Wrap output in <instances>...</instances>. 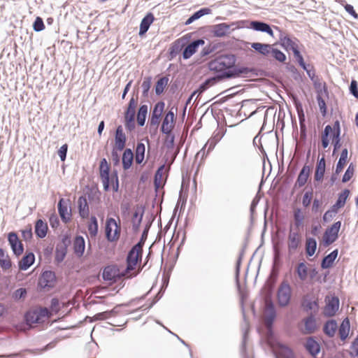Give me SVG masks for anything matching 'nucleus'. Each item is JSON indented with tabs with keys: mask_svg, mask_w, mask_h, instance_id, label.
Listing matches in <instances>:
<instances>
[{
	"mask_svg": "<svg viewBox=\"0 0 358 358\" xmlns=\"http://www.w3.org/2000/svg\"><path fill=\"white\" fill-rule=\"evenodd\" d=\"M234 55H221L208 62V66L210 71L222 73L221 76L209 78L201 85V90H206L210 86L216 83L217 80L223 78H234L238 76V72L232 69L235 64Z\"/></svg>",
	"mask_w": 358,
	"mask_h": 358,
	"instance_id": "nucleus-1",
	"label": "nucleus"
},
{
	"mask_svg": "<svg viewBox=\"0 0 358 358\" xmlns=\"http://www.w3.org/2000/svg\"><path fill=\"white\" fill-rule=\"evenodd\" d=\"M143 241H139L129 252L127 257V268L124 274L127 278L136 275L141 270L140 263L142 259Z\"/></svg>",
	"mask_w": 358,
	"mask_h": 358,
	"instance_id": "nucleus-2",
	"label": "nucleus"
},
{
	"mask_svg": "<svg viewBox=\"0 0 358 358\" xmlns=\"http://www.w3.org/2000/svg\"><path fill=\"white\" fill-rule=\"evenodd\" d=\"M99 169L103 189L107 192L111 189L114 192H117L119 189L117 174L113 173L110 175V166L105 158L101 160Z\"/></svg>",
	"mask_w": 358,
	"mask_h": 358,
	"instance_id": "nucleus-3",
	"label": "nucleus"
},
{
	"mask_svg": "<svg viewBox=\"0 0 358 358\" xmlns=\"http://www.w3.org/2000/svg\"><path fill=\"white\" fill-rule=\"evenodd\" d=\"M280 44L287 52L292 50L294 56L299 64L306 69V64L300 52V47L302 45L296 38H291L287 35H281L280 36Z\"/></svg>",
	"mask_w": 358,
	"mask_h": 358,
	"instance_id": "nucleus-4",
	"label": "nucleus"
},
{
	"mask_svg": "<svg viewBox=\"0 0 358 358\" xmlns=\"http://www.w3.org/2000/svg\"><path fill=\"white\" fill-rule=\"evenodd\" d=\"M341 134V127L339 121L336 120L333 126L327 125L324 131L321 133V146L325 150L330 143L338 138Z\"/></svg>",
	"mask_w": 358,
	"mask_h": 358,
	"instance_id": "nucleus-5",
	"label": "nucleus"
},
{
	"mask_svg": "<svg viewBox=\"0 0 358 358\" xmlns=\"http://www.w3.org/2000/svg\"><path fill=\"white\" fill-rule=\"evenodd\" d=\"M51 317V313L47 308H38L28 311L25 315L26 321L29 325L41 324Z\"/></svg>",
	"mask_w": 358,
	"mask_h": 358,
	"instance_id": "nucleus-6",
	"label": "nucleus"
},
{
	"mask_svg": "<svg viewBox=\"0 0 358 358\" xmlns=\"http://www.w3.org/2000/svg\"><path fill=\"white\" fill-rule=\"evenodd\" d=\"M106 237L109 242H116L121 234L120 220L114 218H107L105 226Z\"/></svg>",
	"mask_w": 358,
	"mask_h": 358,
	"instance_id": "nucleus-7",
	"label": "nucleus"
},
{
	"mask_svg": "<svg viewBox=\"0 0 358 358\" xmlns=\"http://www.w3.org/2000/svg\"><path fill=\"white\" fill-rule=\"evenodd\" d=\"M127 143V136L123 131V128L121 125H119L115 131V144L113 148L112 155L115 157L117 161H118V155L116 151H122L125 148Z\"/></svg>",
	"mask_w": 358,
	"mask_h": 358,
	"instance_id": "nucleus-8",
	"label": "nucleus"
},
{
	"mask_svg": "<svg viewBox=\"0 0 358 358\" xmlns=\"http://www.w3.org/2000/svg\"><path fill=\"white\" fill-rule=\"evenodd\" d=\"M341 227V222L338 221L325 230L322 237V242L324 246H329L337 240Z\"/></svg>",
	"mask_w": 358,
	"mask_h": 358,
	"instance_id": "nucleus-9",
	"label": "nucleus"
},
{
	"mask_svg": "<svg viewBox=\"0 0 358 358\" xmlns=\"http://www.w3.org/2000/svg\"><path fill=\"white\" fill-rule=\"evenodd\" d=\"M292 295V289L290 285L282 282L278 290V302L280 306H286L289 304Z\"/></svg>",
	"mask_w": 358,
	"mask_h": 358,
	"instance_id": "nucleus-10",
	"label": "nucleus"
},
{
	"mask_svg": "<svg viewBox=\"0 0 358 358\" xmlns=\"http://www.w3.org/2000/svg\"><path fill=\"white\" fill-rule=\"evenodd\" d=\"M273 351L277 358H294V355L291 348L280 342L271 343Z\"/></svg>",
	"mask_w": 358,
	"mask_h": 358,
	"instance_id": "nucleus-11",
	"label": "nucleus"
},
{
	"mask_svg": "<svg viewBox=\"0 0 358 358\" xmlns=\"http://www.w3.org/2000/svg\"><path fill=\"white\" fill-rule=\"evenodd\" d=\"M326 305L323 313L327 317L334 316L339 308V299L336 296H327L325 299Z\"/></svg>",
	"mask_w": 358,
	"mask_h": 358,
	"instance_id": "nucleus-12",
	"label": "nucleus"
},
{
	"mask_svg": "<svg viewBox=\"0 0 358 358\" xmlns=\"http://www.w3.org/2000/svg\"><path fill=\"white\" fill-rule=\"evenodd\" d=\"M301 242V237L298 230L290 229L287 238V249L289 255L295 253Z\"/></svg>",
	"mask_w": 358,
	"mask_h": 358,
	"instance_id": "nucleus-13",
	"label": "nucleus"
},
{
	"mask_svg": "<svg viewBox=\"0 0 358 358\" xmlns=\"http://www.w3.org/2000/svg\"><path fill=\"white\" fill-rule=\"evenodd\" d=\"M222 136L219 134L214 135L209 138L204 146L197 152L196 156L200 157L201 159L206 158L207 155L215 148L216 144L221 139Z\"/></svg>",
	"mask_w": 358,
	"mask_h": 358,
	"instance_id": "nucleus-14",
	"label": "nucleus"
},
{
	"mask_svg": "<svg viewBox=\"0 0 358 358\" xmlns=\"http://www.w3.org/2000/svg\"><path fill=\"white\" fill-rule=\"evenodd\" d=\"M164 107L165 103L163 101H159L155 105L150 119L151 127H157L159 126Z\"/></svg>",
	"mask_w": 358,
	"mask_h": 358,
	"instance_id": "nucleus-15",
	"label": "nucleus"
},
{
	"mask_svg": "<svg viewBox=\"0 0 358 358\" xmlns=\"http://www.w3.org/2000/svg\"><path fill=\"white\" fill-rule=\"evenodd\" d=\"M176 116L174 112L171 110L167 112L162 121L161 131L162 133L169 134L175 126Z\"/></svg>",
	"mask_w": 358,
	"mask_h": 358,
	"instance_id": "nucleus-16",
	"label": "nucleus"
},
{
	"mask_svg": "<svg viewBox=\"0 0 358 358\" xmlns=\"http://www.w3.org/2000/svg\"><path fill=\"white\" fill-rule=\"evenodd\" d=\"M69 200L60 199L58 202V211L62 220L68 223L71 219V210L69 206Z\"/></svg>",
	"mask_w": 358,
	"mask_h": 358,
	"instance_id": "nucleus-17",
	"label": "nucleus"
},
{
	"mask_svg": "<svg viewBox=\"0 0 358 358\" xmlns=\"http://www.w3.org/2000/svg\"><path fill=\"white\" fill-rule=\"evenodd\" d=\"M55 282V275L52 271H44L39 278L38 285L41 288L49 289Z\"/></svg>",
	"mask_w": 358,
	"mask_h": 358,
	"instance_id": "nucleus-18",
	"label": "nucleus"
},
{
	"mask_svg": "<svg viewBox=\"0 0 358 358\" xmlns=\"http://www.w3.org/2000/svg\"><path fill=\"white\" fill-rule=\"evenodd\" d=\"M124 273H121L116 266H108L105 267L103 271V278L106 280L116 281L121 276H126Z\"/></svg>",
	"mask_w": 358,
	"mask_h": 358,
	"instance_id": "nucleus-19",
	"label": "nucleus"
},
{
	"mask_svg": "<svg viewBox=\"0 0 358 358\" xmlns=\"http://www.w3.org/2000/svg\"><path fill=\"white\" fill-rule=\"evenodd\" d=\"M8 239L14 254L17 256L22 255L23 246L17 234L14 232L9 233Z\"/></svg>",
	"mask_w": 358,
	"mask_h": 358,
	"instance_id": "nucleus-20",
	"label": "nucleus"
},
{
	"mask_svg": "<svg viewBox=\"0 0 358 358\" xmlns=\"http://www.w3.org/2000/svg\"><path fill=\"white\" fill-rule=\"evenodd\" d=\"M205 41L203 39H198L189 44L183 50L182 57L187 59L190 58L198 50L199 45H203Z\"/></svg>",
	"mask_w": 358,
	"mask_h": 358,
	"instance_id": "nucleus-21",
	"label": "nucleus"
},
{
	"mask_svg": "<svg viewBox=\"0 0 358 358\" xmlns=\"http://www.w3.org/2000/svg\"><path fill=\"white\" fill-rule=\"evenodd\" d=\"M249 28L257 31H261L268 34L271 36H274V33L269 24L259 21H251Z\"/></svg>",
	"mask_w": 358,
	"mask_h": 358,
	"instance_id": "nucleus-22",
	"label": "nucleus"
},
{
	"mask_svg": "<svg viewBox=\"0 0 358 358\" xmlns=\"http://www.w3.org/2000/svg\"><path fill=\"white\" fill-rule=\"evenodd\" d=\"M273 45L262 43H253L251 44V48L260 55L268 57L271 55V50Z\"/></svg>",
	"mask_w": 358,
	"mask_h": 358,
	"instance_id": "nucleus-23",
	"label": "nucleus"
},
{
	"mask_svg": "<svg viewBox=\"0 0 358 358\" xmlns=\"http://www.w3.org/2000/svg\"><path fill=\"white\" fill-rule=\"evenodd\" d=\"M135 109L128 108L124 113L125 127L129 131H132L135 128Z\"/></svg>",
	"mask_w": 358,
	"mask_h": 358,
	"instance_id": "nucleus-24",
	"label": "nucleus"
},
{
	"mask_svg": "<svg viewBox=\"0 0 358 358\" xmlns=\"http://www.w3.org/2000/svg\"><path fill=\"white\" fill-rule=\"evenodd\" d=\"M310 173V168L308 165H304L300 171L297 180L296 181L295 185L299 187H301L306 185L308 181Z\"/></svg>",
	"mask_w": 358,
	"mask_h": 358,
	"instance_id": "nucleus-25",
	"label": "nucleus"
},
{
	"mask_svg": "<svg viewBox=\"0 0 358 358\" xmlns=\"http://www.w3.org/2000/svg\"><path fill=\"white\" fill-rule=\"evenodd\" d=\"M325 169H326V162H325L324 157H322L321 159H318L317 164H316V168H315V175H314V178L315 180L322 181L323 180L324 175L325 173Z\"/></svg>",
	"mask_w": 358,
	"mask_h": 358,
	"instance_id": "nucleus-26",
	"label": "nucleus"
},
{
	"mask_svg": "<svg viewBox=\"0 0 358 358\" xmlns=\"http://www.w3.org/2000/svg\"><path fill=\"white\" fill-rule=\"evenodd\" d=\"M154 20H155L154 15L151 13H148L143 18V20H141V24H140V30H139L140 36H143L147 32L150 26L153 22Z\"/></svg>",
	"mask_w": 358,
	"mask_h": 358,
	"instance_id": "nucleus-27",
	"label": "nucleus"
},
{
	"mask_svg": "<svg viewBox=\"0 0 358 358\" xmlns=\"http://www.w3.org/2000/svg\"><path fill=\"white\" fill-rule=\"evenodd\" d=\"M230 27L227 23H220L215 24L213 27V36L216 37H223L229 34Z\"/></svg>",
	"mask_w": 358,
	"mask_h": 358,
	"instance_id": "nucleus-28",
	"label": "nucleus"
},
{
	"mask_svg": "<svg viewBox=\"0 0 358 358\" xmlns=\"http://www.w3.org/2000/svg\"><path fill=\"white\" fill-rule=\"evenodd\" d=\"M316 329L315 320L313 316H310L303 320V327H301V330L304 334H312Z\"/></svg>",
	"mask_w": 358,
	"mask_h": 358,
	"instance_id": "nucleus-29",
	"label": "nucleus"
},
{
	"mask_svg": "<svg viewBox=\"0 0 358 358\" xmlns=\"http://www.w3.org/2000/svg\"><path fill=\"white\" fill-rule=\"evenodd\" d=\"M85 249V243L84 238L80 236H77L73 241V250L78 257H81Z\"/></svg>",
	"mask_w": 358,
	"mask_h": 358,
	"instance_id": "nucleus-30",
	"label": "nucleus"
},
{
	"mask_svg": "<svg viewBox=\"0 0 358 358\" xmlns=\"http://www.w3.org/2000/svg\"><path fill=\"white\" fill-rule=\"evenodd\" d=\"M80 216L83 218L88 217L90 215L89 206L85 196H80L78 201Z\"/></svg>",
	"mask_w": 358,
	"mask_h": 358,
	"instance_id": "nucleus-31",
	"label": "nucleus"
},
{
	"mask_svg": "<svg viewBox=\"0 0 358 358\" xmlns=\"http://www.w3.org/2000/svg\"><path fill=\"white\" fill-rule=\"evenodd\" d=\"M350 194L349 189H345L342 191L339 194L336 202L332 206L334 209L338 211V210L345 205L346 201Z\"/></svg>",
	"mask_w": 358,
	"mask_h": 358,
	"instance_id": "nucleus-32",
	"label": "nucleus"
},
{
	"mask_svg": "<svg viewBox=\"0 0 358 358\" xmlns=\"http://www.w3.org/2000/svg\"><path fill=\"white\" fill-rule=\"evenodd\" d=\"M48 230V224L43 220L39 219L36 222L35 224V233L36 235L43 238L46 236Z\"/></svg>",
	"mask_w": 358,
	"mask_h": 358,
	"instance_id": "nucleus-33",
	"label": "nucleus"
},
{
	"mask_svg": "<svg viewBox=\"0 0 358 358\" xmlns=\"http://www.w3.org/2000/svg\"><path fill=\"white\" fill-rule=\"evenodd\" d=\"M134 160V154L131 149L127 148L124 150L122 162V166L124 170L129 169L131 165Z\"/></svg>",
	"mask_w": 358,
	"mask_h": 358,
	"instance_id": "nucleus-34",
	"label": "nucleus"
},
{
	"mask_svg": "<svg viewBox=\"0 0 358 358\" xmlns=\"http://www.w3.org/2000/svg\"><path fill=\"white\" fill-rule=\"evenodd\" d=\"M308 272L309 269L306 262H301L296 267V273L301 281H305L308 278Z\"/></svg>",
	"mask_w": 358,
	"mask_h": 358,
	"instance_id": "nucleus-35",
	"label": "nucleus"
},
{
	"mask_svg": "<svg viewBox=\"0 0 358 358\" xmlns=\"http://www.w3.org/2000/svg\"><path fill=\"white\" fill-rule=\"evenodd\" d=\"M305 347L306 350L310 352V354L314 357L316 356L320 352V345L312 338L307 339Z\"/></svg>",
	"mask_w": 358,
	"mask_h": 358,
	"instance_id": "nucleus-36",
	"label": "nucleus"
},
{
	"mask_svg": "<svg viewBox=\"0 0 358 358\" xmlns=\"http://www.w3.org/2000/svg\"><path fill=\"white\" fill-rule=\"evenodd\" d=\"M145 147L144 143H138L135 150V162L138 164H141L145 158Z\"/></svg>",
	"mask_w": 358,
	"mask_h": 358,
	"instance_id": "nucleus-37",
	"label": "nucleus"
},
{
	"mask_svg": "<svg viewBox=\"0 0 358 358\" xmlns=\"http://www.w3.org/2000/svg\"><path fill=\"white\" fill-rule=\"evenodd\" d=\"M35 260L34 255L31 252L26 255L19 263V268L21 270H27L31 266Z\"/></svg>",
	"mask_w": 358,
	"mask_h": 358,
	"instance_id": "nucleus-38",
	"label": "nucleus"
},
{
	"mask_svg": "<svg viewBox=\"0 0 358 358\" xmlns=\"http://www.w3.org/2000/svg\"><path fill=\"white\" fill-rule=\"evenodd\" d=\"M348 149L344 148L341 153L339 160L337 163L336 168V173L338 174L339 173H341L343 171L345 165L346 164V163L348 162Z\"/></svg>",
	"mask_w": 358,
	"mask_h": 358,
	"instance_id": "nucleus-39",
	"label": "nucleus"
},
{
	"mask_svg": "<svg viewBox=\"0 0 358 358\" xmlns=\"http://www.w3.org/2000/svg\"><path fill=\"white\" fill-rule=\"evenodd\" d=\"M338 256V250H334L333 252H331L329 255H328L327 256H326L322 262V264H321V266L323 268H330L334 260L336 259V258Z\"/></svg>",
	"mask_w": 358,
	"mask_h": 358,
	"instance_id": "nucleus-40",
	"label": "nucleus"
},
{
	"mask_svg": "<svg viewBox=\"0 0 358 358\" xmlns=\"http://www.w3.org/2000/svg\"><path fill=\"white\" fill-rule=\"evenodd\" d=\"M306 252L309 257L313 256L317 248V242L314 238H307L306 240Z\"/></svg>",
	"mask_w": 358,
	"mask_h": 358,
	"instance_id": "nucleus-41",
	"label": "nucleus"
},
{
	"mask_svg": "<svg viewBox=\"0 0 358 358\" xmlns=\"http://www.w3.org/2000/svg\"><path fill=\"white\" fill-rule=\"evenodd\" d=\"M350 332V321L348 318H345L342 322L339 330L338 334L341 340L344 341L349 335Z\"/></svg>",
	"mask_w": 358,
	"mask_h": 358,
	"instance_id": "nucleus-42",
	"label": "nucleus"
},
{
	"mask_svg": "<svg viewBox=\"0 0 358 358\" xmlns=\"http://www.w3.org/2000/svg\"><path fill=\"white\" fill-rule=\"evenodd\" d=\"M148 110V108L147 105H142L139 108L136 118L138 125L143 126L145 124Z\"/></svg>",
	"mask_w": 358,
	"mask_h": 358,
	"instance_id": "nucleus-43",
	"label": "nucleus"
},
{
	"mask_svg": "<svg viewBox=\"0 0 358 358\" xmlns=\"http://www.w3.org/2000/svg\"><path fill=\"white\" fill-rule=\"evenodd\" d=\"M265 306H266V311L268 312L271 315L270 317L266 319V324L269 328L271 326L273 318L275 317V310H274V307H273L272 302L268 299L266 300Z\"/></svg>",
	"mask_w": 358,
	"mask_h": 358,
	"instance_id": "nucleus-44",
	"label": "nucleus"
},
{
	"mask_svg": "<svg viewBox=\"0 0 358 358\" xmlns=\"http://www.w3.org/2000/svg\"><path fill=\"white\" fill-rule=\"evenodd\" d=\"M142 218L143 212H141L139 209L136 210L131 217V222L134 231L138 230L142 221Z\"/></svg>",
	"mask_w": 358,
	"mask_h": 358,
	"instance_id": "nucleus-45",
	"label": "nucleus"
},
{
	"mask_svg": "<svg viewBox=\"0 0 358 358\" xmlns=\"http://www.w3.org/2000/svg\"><path fill=\"white\" fill-rule=\"evenodd\" d=\"M164 174L165 168L164 166L162 165L157 169L155 176V184L157 187L162 186L164 183L165 180Z\"/></svg>",
	"mask_w": 358,
	"mask_h": 358,
	"instance_id": "nucleus-46",
	"label": "nucleus"
},
{
	"mask_svg": "<svg viewBox=\"0 0 358 358\" xmlns=\"http://www.w3.org/2000/svg\"><path fill=\"white\" fill-rule=\"evenodd\" d=\"M0 265L4 270L9 269L11 267V261L9 257L1 248H0Z\"/></svg>",
	"mask_w": 358,
	"mask_h": 358,
	"instance_id": "nucleus-47",
	"label": "nucleus"
},
{
	"mask_svg": "<svg viewBox=\"0 0 358 358\" xmlns=\"http://www.w3.org/2000/svg\"><path fill=\"white\" fill-rule=\"evenodd\" d=\"M337 324L334 320L328 321L324 327V333L329 336H333L336 331Z\"/></svg>",
	"mask_w": 358,
	"mask_h": 358,
	"instance_id": "nucleus-48",
	"label": "nucleus"
},
{
	"mask_svg": "<svg viewBox=\"0 0 358 358\" xmlns=\"http://www.w3.org/2000/svg\"><path fill=\"white\" fill-rule=\"evenodd\" d=\"M89 234L92 237L95 236L98 232V222L96 217L92 216L90 219V222L87 226Z\"/></svg>",
	"mask_w": 358,
	"mask_h": 358,
	"instance_id": "nucleus-49",
	"label": "nucleus"
},
{
	"mask_svg": "<svg viewBox=\"0 0 358 358\" xmlns=\"http://www.w3.org/2000/svg\"><path fill=\"white\" fill-rule=\"evenodd\" d=\"M185 44V39L178 38L175 41L169 49L171 54H176L180 52Z\"/></svg>",
	"mask_w": 358,
	"mask_h": 358,
	"instance_id": "nucleus-50",
	"label": "nucleus"
},
{
	"mask_svg": "<svg viewBox=\"0 0 358 358\" xmlns=\"http://www.w3.org/2000/svg\"><path fill=\"white\" fill-rule=\"evenodd\" d=\"M169 79L166 77L159 79L155 85V92L157 94H161L168 84Z\"/></svg>",
	"mask_w": 358,
	"mask_h": 358,
	"instance_id": "nucleus-51",
	"label": "nucleus"
},
{
	"mask_svg": "<svg viewBox=\"0 0 358 358\" xmlns=\"http://www.w3.org/2000/svg\"><path fill=\"white\" fill-rule=\"evenodd\" d=\"M270 57H273L275 60L282 63L285 62L286 60V55L282 51L273 47H272L271 50Z\"/></svg>",
	"mask_w": 358,
	"mask_h": 358,
	"instance_id": "nucleus-52",
	"label": "nucleus"
},
{
	"mask_svg": "<svg viewBox=\"0 0 358 358\" xmlns=\"http://www.w3.org/2000/svg\"><path fill=\"white\" fill-rule=\"evenodd\" d=\"M294 218L295 221V224L297 227L301 226L304 220V215L301 209L297 208L294 211Z\"/></svg>",
	"mask_w": 358,
	"mask_h": 358,
	"instance_id": "nucleus-53",
	"label": "nucleus"
},
{
	"mask_svg": "<svg viewBox=\"0 0 358 358\" xmlns=\"http://www.w3.org/2000/svg\"><path fill=\"white\" fill-rule=\"evenodd\" d=\"M355 173V166L352 164H350L347 169L345 174L343 176L342 182H348L353 176Z\"/></svg>",
	"mask_w": 358,
	"mask_h": 358,
	"instance_id": "nucleus-54",
	"label": "nucleus"
},
{
	"mask_svg": "<svg viewBox=\"0 0 358 358\" xmlns=\"http://www.w3.org/2000/svg\"><path fill=\"white\" fill-rule=\"evenodd\" d=\"M61 308L60 303L59 300L56 298H54L51 301V305H50V310L49 312L51 313V315L52 314L57 313Z\"/></svg>",
	"mask_w": 358,
	"mask_h": 358,
	"instance_id": "nucleus-55",
	"label": "nucleus"
},
{
	"mask_svg": "<svg viewBox=\"0 0 358 358\" xmlns=\"http://www.w3.org/2000/svg\"><path fill=\"white\" fill-rule=\"evenodd\" d=\"M33 28L36 31H41L45 29V24L43 19L40 17H37L34 22Z\"/></svg>",
	"mask_w": 358,
	"mask_h": 358,
	"instance_id": "nucleus-56",
	"label": "nucleus"
},
{
	"mask_svg": "<svg viewBox=\"0 0 358 358\" xmlns=\"http://www.w3.org/2000/svg\"><path fill=\"white\" fill-rule=\"evenodd\" d=\"M337 213H338V211L336 210L335 209H334V208L331 206V208L324 214V215H323L324 222L330 221Z\"/></svg>",
	"mask_w": 358,
	"mask_h": 358,
	"instance_id": "nucleus-57",
	"label": "nucleus"
},
{
	"mask_svg": "<svg viewBox=\"0 0 358 358\" xmlns=\"http://www.w3.org/2000/svg\"><path fill=\"white\" fill-rule=\"evenodd\" d=\"M313 198V192H306L302 199V203L304 207H308L310 203Z\"/></svg>",
	"mask_w": 358,
	"mask_h": 358,
	"instance_id": "nucleus-58",
	"label": "nucleus"
},
{
	"mask_svg": "<svg viewBox=\"0 0 358 358\" xmlns=\"http://www.w3.org/2000/svg\"><path fill=\"white\" fill-rule=\"evenodd\" d=\"M302 306L303 308L308 310H313L315 308L317 307V303L315 301H308L307 299H304L302 303Z\"/></svg>",
	"mask_w": 358,
	"mask_h": 358,
	"instance_id": "nucleus-59",
	"label": "nucleus"
},
{
	"mask_svg": "<svg viewBox=\"0 0 358 358\" xmlns=\"http://www.w3.org/2000/svg\"><path fill=\"white\" fill-rule=\"evenodd\" d=\"M317 101L320 110L322 115L324 116L327 113L326 103L321 96H317Z\"/></svg>",
	"mask_w": 358,
	"mask_h": 358,
	"instance_id": "nucleus-60",
	"label": "nucleus"
},
{
	"mask_svg": "<svg viewBox=\"0 0 358 358\" xmlns=\"http://www.w3.org/2000/svg\"><path fill=\"white\" fill-rule=\"evenodd\" d=\"M68 150V145L64 144L60 147L58 150V155L60 157L62 161H64L66 157V152Z\"/></svg>",
	"mask_w": 358,
	"mask_h": 358,
	"instance_id": "nucleus-61",
	"label": "nucleus"
},
{
	"mask_svg": "<svg viewBox=\"0 0 358 358\" xmlns=\"http://www.w3.org/2000/svg\"><path fill=\"white\" fill-rule=\"evenodd\" d=\"M210 12V10L208 8H202L196 13H194L192 15L194 18L196 20L200 18L201 17L203 16L204 15L209 14Z\"/></svg>",
	"mask_w": 358,
	"mask_h": 358,
	"instance_id": "nucleus-62",
	"label": "nucleus"
},
{
	"mask_svg": "<svg viewBox=\"0 0 358 358\" xmlns=\"http://www.w3.org/2000/svg\"><path fill=\"white\" fill-rule=\"evenodd\" d=\"M350 91L353 94V96L358 99V84L356 80H352L351 81Z\"/></svg>",
	"mask_w": 358,
	"mask_h": 358,
	"instance_id": "nucleus-63",
	"label": "nucleus"
},
{
	"mask_svg": "<svg viewBox=\"0 0 358 358\" xmlns=\"http://www.w3.org/2000/svg\"><path fill=\"white\" fill-rule=\"evenodd\" d=\"M350 355L352 356H358V338H355L350 347Z\"/></svg>",
	"mask_w": 358,
	"mask_h": 358,
	"instance_id": "nucleus-64",
	"label": "nucleus"
}]
</instances>
